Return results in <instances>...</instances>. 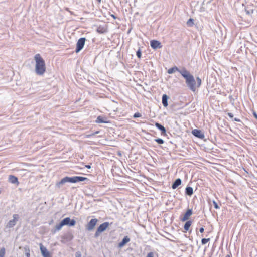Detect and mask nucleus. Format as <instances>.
Listing matches in <instances>:
<instances>
[{"label": "nucleus", "mask_w": 257, "mask_h": 257, "mask_svg": "<svg viewBox=\"0 0 257 257\" xmlns=\"http://www.w3.org/2000/svg\"><path fill=\"white\" fill-rule=\"evenodd\" d=\"M98 133V132H95V133H93V134H92L89 135H88L87 136H88V137H91V136H92L94 135H95V134H97Z\"/></svg>", "instance_id": "obj_38"}, {"label": "nucleus", "mask_w": 257, "mask_h": 257, "mask_svg": "<svg viewBox=\"0 0 257 257\" xmlns=\"http://www.w3.org/2000/svg\"><path fill=\"white\" fill-rule=\"evenodd\" d=\"M86 180L88 181V179L82 176H74L72 177L66 176L62 179L60 181L56 182L55 188L56 190L59 189L62 187L64 184L68 182L75 183Z\"/></svg>", "instance_id": "obj_1"}, {"label": "nucleus", "mask_w": 257, "mask_h": 257, "mask_svg": "<svg viewBox=\"0 0 257 257\" xmlns=\"http://www.w3.org/2000/svg\"><path fill=\"white\" fill-rule=\"evenodd\" d=\"M27 257H30V253L29 252H28L26 253Z\"/></svg>", "instance_id": "obj_42"}, {"label": "nucleus", "mask_w": 257, "mask_h": 257, "mask_svg": "<svg viewBox=\"0 0 257 257\" xmlns=\"http://www.w3.org/2000/svg\"><path fill=\"white\" fill-rule=\"evenodd\" d=\"M9 181L12 184H19L18 178L13 175H10L9 177Z\"/></svg>", "instance_id": "obj_20"}, {"label": "nucleus", "mask_w": 257, "mask_h": 257, "mask_svg": "<svg viewBox=\"0 0 257 257\" xmlns=\"http://www.w3.org/2000/svg\"><path fill=\"white\" fill-rule=\"evenodd\" d=\"M213 205H214V207L215 208H216V209L219 208V206H218V204L217 203V202L215 201H213Z\"/></svg>", "instance_id": "obj_31"}, {"label": "nucleus", "mask_w": 257, "mask_h": 257, "mask_svg": "<svg viewBox=\"0 0 257 257\" xmlns=\"http://www.w3.org/2000/svg\"><path fill=\"white\" fill-rule=\"evenodd\" d=\"M85 167L87 169H90L91 168V166L90 165H87L85 166Z\"/></svg>", "instance_id": "obj_39"}, {"label": "nucleus", "mask_w": 257, "mask_h": 257, "mask_svg": "<svg viewBox=\"0 0 257 257\" xmlns=\"http://www.w3.org/2000/svg\"><path fill=\"white\" fill-rule=\"evenodd\" d=\"M228 115L231 118H232L233 117V114L231 113H228Z\"/></svg>", "instance_id": "obj_36"}, {"label": "nucleus", "mask_w": 257, "mask_h": 257, "mask_svg": "<svg viewBox=\"0 0 257 257\" xmlns=\"http://www.w3.org/2000/svg\"><path fill=\"white\" fill-rule=\"evenodd\" d=\"M155 141L159 144H163L164 143V140L161 138L156 139Z\"/></svg>", "instance_id": "obj_28"}, {"label": "nucleus", "mask_w": 257, "mask_h": 257, "mask_svg": "<svg viewBox=\"0 0 257 257\" xmlns=\"http://www.w3.org/2000/svg\"><path fill=\"white\" fill-rule=\"evenodd\" d=\"M96 122L97 123H107L109 121L107 120V118L106 117L102 116H99L97 117Z\"/></svg>", "instance_id": "obj_16"}, {"label": "nucleus", "mask_w": 257, "mask_h": 257, "mask_svg": "<svg viewBox=\"0 0 257 257\" xmlns=\"http://www.w3.org/2000/svg\"><path fill=\"white\" fill-rule=\"evenodd\" d=\"M210 240V238H202L201 242L202 244H205Z\"/></svg>", "instance_id": "obj_29"}, {"label": "nucleus", "mask_w": 257, "mask_h": 257, "mask_svg": "<svg viewBox=\"0 0 257 257\" xmlns=\"http://www.w3.org/2000/svg\"><path fill=\"white\" fill-rule=\"evenodd\" d=\"M36 61L35 72L37 75H42L46 71L45 63L40 54H37L34 56Z\"/></svg>", "instance_id": "obj_3"}, {"label": "nucleus", "mask_w": 257, "mask_h": 257, "mask_svg": "<svg viewBox=\"0 0 257 257\" xmlns=\"http://www.w3.org/2000/svg\"><path fill=\"white\" fill-rule=\"evenodd\" d=\"M112 17H113L114 18H115V17L113 15H112Z\"/></svg>", "instance_id": "obj_43"}, {"label": "nucleus", "mask_w": 257, "mask_h": 257, "mask_svg": "<svg viewBox=\"0 0 257 257\" xmlns=\"http://www.w3.org/2000/svg\"><path fill=\"white\" fill-rule=\"evenodd\" d=\"M243 170H244L245 172H246V170H245V169L243 168Z\"/></svg>", "instance_id": "obj_46"}, {"label": "nucleus", "mask_w": 257, "mask_h": 257, "mask_svg": "<svg viewBox=\"0 0 257 257\" xmlns=\"http://www.w3.org/2000/svg\"><path fill=\"white\" fill-rule=\"evenodd\" d=\"M181 75L186 80V83L188 87L193 92L196 90V81L193 76L186 70L183 68V71H182Z\"/></svg>", "instance_id": "obj_2"}, {"label": "nucleus", "mask_w": 257, "mask_h": 257, "mask_svg": "<svg viewBox=\"0 0 257 257\" xmlns=\"http://www.w3.org/2000/svg\"><path fill=\"white\" fill-rule=\"evenodd\" d=\"M183 71V68L181 70H180L177 66H174L169 69L167 71V73L169 74H171L177 71L181 75L182 71Z\"/></svg>", "instance_id": "obj_14"}, {"label": "nucleus", "mask_w": 257, "mask_h": 257, "mask_svg": "<svg viewBox=\"0 0 257 257\" xmlns=\"http://www.w3.org/2000/svg\"><path fill=\"white\" fill-rule=\"evenodd\" d=\"M234 120L236 121H238L239 122L240 120L239 119H237V118H234Z\"/></svg>", "instance_id": "obj_41"}, {"label": "nucleus", "mask_w": 257, "mask_h": 257, "mask_svg": "<svg viewBox=\"0 0 257 257\" xmlns=\"http://www.w3.org/2000/svg\"><path fill=\"white\" fill-rule=\"evenodd\" d=\"M187 25L190 27L193 26L194 25V19L190 18L187 22Z\"/></svg>", "instance_id": "obj_26"}, {"label": "nucleus", "mask_w": 257, "mask_h": 257, "mask_svg": "<svg viewBox=\"0 0 257 257\" xmlns=\"http://www.w3.org/2000/svg\"><path fill=\"white\" fill-rule=\"evenodd\" d=\"M253 115L257 119V114L256 113V112H253Z\"/></svg>", "instance_id": "obj_40"}, {"label": "nucleus", "mask_w": 257, "mask_h": 257, "mask_svg": "<svg viewBox=\"0 0 257 257\" xmlns=\"http://www.w3.org/2000/svg\"><path fill=\"white\" fill-rule=\"evenodd\" d=\"M86 41V38L84 37L80 38L78 39L77 44L75 52L76 53L79 52L83 48Z\"/></svg>", "instance_id": "obj_5"}, {"label": "nucleus", "mask_w": 257, "mask_h": 257, "mask_svg": "<svg viewBox=\"0 0 257 257\" xmlns=\"http://www.w3.org/2000/svg\"><path fill=\"white\" fill-rule=\"evenodd\" d=\"M226 257H230L229 255H227Z\"/></svg>", "instance_id": "obj_45"}, {"label": "nucleus", "mask_w": 257, "mask_h": 257, "mask_svg": "<svg viewBox=\"0 0 257 257\" xmlns=\"http://www.w3.org/2000/svg\"><path fill=\"white\" fill-rule=\"evenodd\" d=\"M146 257H154V254L152 252H150L148 253Z\"/></svg>", "instance_id": "obj_34"}, {"label": "nucleus", "mask_w": 257, "mask_h": 257, "mask_svg": "<svg viewBox=\"0 0 257 257\" xmlns=\"http://www.w3.org/2000/svg\"><path fill=\"white\" fill-rule=\"evenodd\" d=\"M193 211L191 209H188L183 217L180 218V220L184 222L189 219V217L192 215Z\"/></svg>", "instance_id": "obj_11"}, {"label": "nucleus", "mask_w": 257, "mask_h": 257, "mask_svg": "<svg viewBox=\"0 0 257 257\" xmlns=\"http://www.w3.org/2000/svg\"><path fill=\"white\" fill-rule=\"evenodd\" d=\"M109 222H105L100 225V226L97 228L96 231L94 234V237H98L100 233L104 231L106 228L109 226Z\"/></svg>", "instance_id": "obj_4"}, {"label": "nucleus", "mask_w": 257, "mask_h": 257, "mask_svg": "<svg viewBox=\"0 0 257 257\" xmlns=\"http://www.w3.org/2000/svg\"><path fill=\"white\" fill-rule=\"evenodd\" d=\"M130 241V238L127 236H125L122 241L119 243L118 247L119 248H122L127 243H128Z\"/></svg>", "instance_id": "obj_15"}, {"label": "nucleus", "mask_w": 257, "mask_h": 257, "mask_svg": "<svg viewBox=\"0 0 257 257\" xmlns=\"http://www.w3.org/2000/svg\"><path fill=\"white\" fill-rule=\"evenodd\" d=\"M185 193L186 195L191 196L193 193V189L192 187L187 186L185 189Z\"/></svg>", "instance_id": "obj_23"}, {"label": "nucleus", "mask_w": 257, "mask_h": 257, "mask_svg": "<svg viewBox=\"0 0 257 257\" xmlns=\"http://www.w3.org/2000/svg\"><path fill=\"white\" fill-rule=\"evenodd\" d=\"M13 219L10 220L7 225V227L8 228H12L16 225V222L19 218V216L18 214H14L13 215Z\"/></svg>", "instance_id": "obj_7"}, {"label": "nucleus", "mask_w": 257, "mask_h": 257, "mask_svg": "<svg viewBox=\"0 0 257 257\" xmlns=\"http://www.w3.org/2000/svg\"><path fill=\"white\" fill-rule=\"evenodd\" d=\"M136 55L139 58H140L141 57V56H142V52H141V49L139 48L138 51H137L136 52Z\"/></svg>", "instance_id": "obj_30"}, {"label": "nucleus", "mask_w": 257, "mask_h": 257, "mask_svg": "<svg viewBox=\"0 0 257 257\" xmlns=\"http://www.w3.org/2000/svg\"><path fill=\"white\" fill-rule=\"evenodd\" d=\"M182 181L181 179L178 178L172 184V188L173 189L177 188L181 184Z\"/></svg>", "instance_id": "obj_17"}, {"label": "nucleus", "mask_w": 257, "mask_h": 257, "mask_svg": "<svg viewBox=\"0 0 257 257\" xmlns=\"http://www.w3.org/2000/svg\"><path fill=\"white\" fill-rule=\"evenodd\" d=\"M141 116V114L139 112L135 113L133 116V117L134 118L140 117Z\"/></svg>", "instance_id": "obj_32"}, {"label": "nucleus", "mask_w": 257, "mask_h": 257, "mask_svg": "<svg viewBox=\"0 0 257 257\" xmlns=\"http://www.w3.org/2000/svg\"><path fill=\"white\" fill-rule=\"evenodd\" d=\"M169 99V97L167 94H164L162 96V104L163 105L166 107L168 105V100Z\"/></svg>", "instance_id": "obj_19"}, {"label": "nucleus", "mask_w": 257, "mask_h": 257, "mask_svg": "<svg viewBox=\"0 0 257 257\" xmlns=\"http://www.w3.org/2000/svg\"><path fill=\"white\" fill-rule=\"evenodd\" d=\"M5 254V249L3 247L0 249V257H4Z\"/></svg>", "instance_id": "obj_27"}, {"label": "nucleus", "mask_w": 257, "mask_h": 257, "mask_svg": "<svg viewBox=\"0 0 257 257\" xmlns=\"http://www.w3.org/2000/svg\"><path fill=\"white\" fill-rule=\"evenodd\" d=\"M97 222V219L94 218L91 219L90 221L86 225V229L88 231H92L94 228Z\"/></svg>", "instance_id": "obj_6"}, {"label": "nucleus", "mask_w": 257, "mask_h": 257, "mask_svg": "<svg viewBox=\"0 0 257 257\" xmlns=\"http://www.w3.org/2000/svg\"><path fill=\"white\" fill-rule=\"evenodd\" d=\"M97 1L98 2V3H100L101 2V0H97Z\"/></svg>", "instance_id": "obj_44"}, {"label": "nucleus", "mask_w": 257, "mask_h": 257, "mask_svg": "<svg viewBox=\"0 0 257 257\" xmlns=\"http://www.w3.org/2000/svg\"><path fill=\"white\" fill-rule=\"evenodd\" d=\"M195 81H196V88L200 87V86L201 85V82H202L201 79L199 77H197L196 80Z\"/></svg>", "instance_id": "obj_25"}, {"label": "nucleus", "mask_w": 257, "mask_h": 257, "mask_svg": "<svg viewBox=\"0 0 257 257\" xmlns=\"http://www.w3.org/2000/svg\"><path fill=\"white\" fill-rule=\"evenodd\" d=\"M64 225L73 226L76 224V221L74 219H71L70 217H66L62 220Z\"/></svg>", "instance_id": "obj_8"}, {"label": "nucleus", "mask_w": 257, "mask_h": 257, "mask_svg": "<svg viewBox=\"0 0 257 257\" xmlns=\"http://www.w3.org/2000/svg\"><path fill=\"white\" fill-rule=\"evenodd\" d=\"M192 134L195 137L203 139L204 138L205 136L204 133L200 130L194 129L192 131Z\"/></svg>", "instance_id": "obj_9"}, {"label": "nucleus", "mask_w": 257, "mask_h": 257, "mask_svg": "<svg viewBox=\"0 0 257 257\" xmlns=\"http://www.w3.org/2000/svg\"><path fill=\"white\" fill-rule=\"evenodd\" d=\"M96 31L99 34H104L107 32V29L104 26H99Z\"/></svg>", "instance_id": "obj_22"}, {"label": "nucleus", "mask_w": 257, "mask_h": 257, "mask_svg": "<svg viewBox=\"0 0 257 257\" xmlns=\"http://www.w3.org/2000/svg\"><path fill=\"white\" fill-rule=\"evenodd\" d=\"M155 126L157 128H158L159 130L161 131L162 134H164L166 133V130L164 126H163L162 125L158 122H156L155 123Z\"/></svg>", "instance_id": "obj_21"}, {"label": "nucleus", "mask_w": 257, "mask_h": 257, "mask_svg": "<svg viewBox=\"0 0 257 257\" xmlns=\"http://www.w3.org/2000/svg\"><path fill=\"white\" fill-rule=\"evenodd\" d=\"M76 257H81V253L80 251H77L75 253Z\"/></svg>", "instance_id": "obj_33"}, {"label": "nucleus", "mask_w": 257, "mask_h": 257, "mask_svg": "<svg viewBox=\"0 0 257 257\" xmlns=\"http://www.w3.org/2000/svg\"><path fill=\"white\" fill-rule=\"evenodd\" d=\"M150 45L154 49H160L162 47L161 43L157 40H153L150 41Z\"/></svg>", "instance_id": "obj_10"}, {"label": "nucleus", "mask_w": 257, "mask_h": 257, "mask_svg": "<svg viewBox=\"0 0 257 257\" xmlns=\"http://www.w3.org/2000/svg\"><path fill=\"white\" fill-rule=\"evenodd\" d=\"M245 11L246 12V13L248 15H249L251 13H252V10H246V9H245Z\"/></svg>", "instance_id": "obj_35"}, {"label": "nucleus", "mask_w": 257, "mask_h": 257, "mask_svg": "<svg viewBox=\"0 0 257 257\" xmlns=\"http://www.w3.org/2000/svg\"><path fill=\"white\" fill-rule=\"evenodd\" d=\"M204 231V228L202 227H201L200 229H199V231L201 232V233H203Z\"/></svg>", "instance_id": "obj_37"}, {"label": "nucleus", "mask_w": 257, "mask_h": 257, "mask_svg": "<svg viewBox=\"0 0 257 257\" xmlns=\"http://www.w3.org/2000/svg\"><path fill=\"white\" fill-rule=\"evenodd\" d=\"M192 224V221L189 220L187 221L184 224V229L186 231H188L191 226Z\"/></svg>", "instance_id": "obj_24"}, {"label": "nucleus", "mask_w": 257, "mask_h": 257, "mask_svg": "<svg viewBox=\"0 0 257 257\" xmlns=\"http://www.w3.org/2000/svg\"><path fill=\"white\" fill-rule=\"evenodd\" d=\"M40 248L41 252L43 257H51L49 252L47 250V248L42 244H40Z\"/></svg>", "instance_id": "obj_13"}, {"label": "nucleus", "mask_w": 257, "mask_h": 257, "mask_svg": "<svg viewBox=\"0 0 257 257\" xmlns=\"http://www.w3.org/2000/svg\"><path fill=\"white\" fill-rule=\"evenodd\" d=\"M63 226H64V224L63 221L62 220L60 223H59L58 224H57L55 226V229L54 230H52V232L53 233H55L56 231L61 230L62 227Z\"/></svg>", "instance_id": "obj_18"}, {"label": "nucleus", "mask_w": 257, "mask_h": 257, "mask_svg": "<svg viewBox=\"0 0 257 257\" xmlns=\"http://www.w3.org/2000/svg\"><path fill=\"white\" fill-rule=\"evenodd\" d=\"M73 236L70 233L65 234L62 237L61 242L65 244L71 240Z\"/></svg>", "instance_id": "obj_12"}]
</instances>
